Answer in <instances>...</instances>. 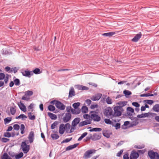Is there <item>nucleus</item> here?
Listing matches in <instances>:
<instances>
[{
  "label": "nucleus",
  "instance_id": "nucleus-49",
  "mask_svg": "<svg viewBox=\"0 0 159 159\" xmlns=\"http://www.w3.org/2000/svg\"><path fill=\"white\" fill-rule=\"evenodd\" d=\"M19 125L18 124H15L13 125L14 129L16 130H18L20 129Z\"/></svg>",
  "mask_w": 159,
  "mask_h": 159
},
{
  "label": "nucleus",
  "instance_id": "nucleus-17",
  "mask_svg": "<svg viewBox=\"0 0 159 159\" xmlns=\"http://www.w3.org/2000/svg\"><path fill=\"white\" fill-rule=\"evenodd\" d=\"M139 156V154L136 152L131 153L130 156V159H137Z\"/></svg>",
  "mask_w": 159,
  "mask_h": 159
},
{
  "label": "nucleus",
  "instance_id": "nucleus-11",
  "mask_svg": "<svg viewBox=\"0 0 159 159\" xmlns=\"http://www.w3.org/2000/svg\"><path fill=\"white\" fill-rule=\"evenodd\" d=\"M102 96V94L101 93H98L95 96L92 97L91 99L93 101H98L100 99Z\"/></svg>",
  "mask_w": 159,
  "mask_h": 159
},
{
  "label": "nucleus",
  "instance_id": "nucleus-12",
  "mask_svg": "<svg viewBox=\"0 0 159 159\" xmlns=\"http://www.w3.org/2000/svg\"><path fill=\"white\" fill-rule=\"evenodd\" d=\"M141 36V33L140 32L139 34H136L134 38L132 39V41L134 42H137L140 38Z\"/></svg>",
  "mask_w": 159,
  "mask_h": 159
},
{
  "label": "nucleus",
  "instance_id": "nucleus-27",
  "mask_svg": "<svg viewBox=\"0 0 159 159\" xmlns=\"http://www.w3.org/2000/svg\"><path fill=\"white\" fill-rule=\"evenodd\" d=\"M80 111L81 110L80 109H73L72 113L74 114H78L80 113Z\"/></svg>",
  "mask_w": 159,
  "mask_h": 159
},
{
  "label": "nucleus",
  "instance_id": "nucleus-62",
  "mask_svg": "<svg viewBox=\"0 0 159 159\" xmlns=\"http://www.w3.org/2000/svg\"><path fill=\"white\" fill-rule=\"evenodd\" d=\"M29 99L30 98H27V96L25 97V96H23L21 98L22 100L26 101H28Z\"/></svg>",
  "mask_w": 159,
  "mask_h": 159
},
{
  "label": "nucleus",
  "instance_id": "nucleus-41",
  "mask_svg": "<svg viewBox=\"0 0 159 159\" xmlns=\"http://www.w3.org/2000/svg\"><path fill=\"white\" fill-rule=\"evenodd\" d=\"M23 156V154L22 152H21L19 154L15 155V158L16 159H19L22 157Z\"/></svg>",
  "mask_w": 159,
  "mask_h": 159
},
{
  "label": "nucleus",
  "instance_id": "nucleus-40",
  "mask_svg": "<svg viewBox=\"0 0 159 159\" xmlns=\"http://www.w3.org/2000/svg\"><path fill=\"white\" fill-rule=\"evenodd\" d=\"M28 116L29 119L31 120H34L35 118V116L34 115H32L31 112H29L28 113Z\"/></svg>",
  "mask_w": 159,
  "mask_h": 159
},
{
  "label": "nucleus",
  "instance_id": "nucleus-56",
  "mask_svg": "<svg viewBox=\"0 0 159 159\" xmlns=\"http://www.w3.org/2000/svg\"><path fill=\"white\" fill-rule=\"evenodd\" d=\"M145 102H147L146 103L150 105H151L153 103V101L152 100H145Z\"/></svg>",
  "mask_w": 159,
  "mask_h": 159
},
{
  "label": "nucleus",
  "instance_id": "nucleus-13",
  "mask_svg": "<svg viewBox=\"0 0 159 159\" xmlns=\"http://www.w3.org/2000/svg\"><path fill=\"white\" fill-rule=\"evenodd\" d=\"M65 129V125L62 124L59 126V133L62 134H64Z\"/></svg>",
  "mask_w": 159,
  "mask_h": 159
},
{
  "label": "nucleus",
  "instance_id": "nucleus-61",
  "mask_svg": "<svg viewBox=\"0 0 159 159\" xmlns=\"http://www.w3.org/2000/svg\"><path fill=\"white\" fill-rule=\"evenodd\" d=\"M89 88L86 86L82 85V87L81 88V90H88L89 89Z\"/></svg>",
  "mask_w": 159,
  "mask_h": 159
},
{
  "label": "nucleus",
  "instance_id": "nucleus-58",
  "mask_svg": "<svg viewBox=\"0 0 159 159\" xmlns=\"http://www.w3.org/2000/svg\"><path fill=\"white\" fill-rule=\"evenodd\" d=\"M127 109L128 111H129L132 113L134 112V109L131 107H128Z\"/></svg>",
  "mask_w": 159,
  "mask_h": 159
},
{
  "label": "nucleus",
  "instance_id": "nucleus-43",
  "mask_svg": "<svg viewBox=\"0 0 159 159\" xmlns=\"http://www.w3.org/2000/svg\"><path fill=\"white\" fill-rule=\"evenodd\" d=\"M58 124V122L57 121H56L54 122L51 125V129H54L55 127L57 126Z\"/></svg>",
  "mask_w": 159,
  "mask_h": 159
},
{
  "label": "nucleus",
  "instance_id": "nucleus-9",
  "mask_svg": "<svg viewBox=\"0 0 159 159\" xmlns=\"http://www.w3.org/2000/svg\"><path fill=\"white\" fill-rule=\"evenodd\" d=\"M34 132L33 131L30 132L29 136H28V139L29 142L30 143H32L34 139Z\"/></svg>",
  "mask_w": 159,
  "mask_h": 159
},
{
  "label": "nucleus",
  "instance_id": "nucleus-31",
  "mask_svg": "<svg viewBox=\"0 0 159 159\" xmlns=\"http://www.w3.org/2000/svg\"><path fill=\"white\" fill-rule=\"evenodd\" d=\"M88 134V133L87 132H84L83 134H82L81 136L78 139V141H80L83 138H84Z\"/></svg>",
  "mask_w": 159,
  "mask_h": 159
},
{
  "label": "nucleus",
  "instance_id": "nucleus-24",
  "mask_svg": "<svg viewBox=\"0 0 159 159\" xmlns=\"http://www.w3.org/2000/svg\"><path fill=\"white\" fill-rule=\"evenodd\" d=\"M48 116L52 120H56L57 119V116L52 113L48 112Z\"/></svg>",
  "mask_w": 159,
  "mask_h": 159
},
{
  "label": "nucleus",
  "instance_id": "nucleus-47",
  "mask_svg": "<svg viewBox=\"0 0 159 159\" xmlns=\"http://www.w3.org/2000/svg\"><path fill=\"white\" fill-rule=\"evenodd\" d=\"M80 103L79 102L75 103L73 104L72 106L74 107V108L76 109L78 107L80 106Z\"/></svg>",
  "mask_w": 159,
  "mask_h": 159
},
{
  "label": "nucleus",
  "instance_id": "nucleus-37",
  "mask_svg": "<svg viewBox=\"0 0 159 159\" xmlns=\"http://www.w3.org/2000/svg\"><path fill=\"white\" fill-rule=\"evenodd\" d=\"M14 82L15 85L16 86H19L20 84V80L17 78L15 79L14 80Z\"/></svg>",
  "mask_w": 159,
  "mask_h": 159
},
{
  "label": "nucleus",
  "instance_id": "nucleus-51",
  "mask_svg": "<svg viewBox=\"0 0 159 159\" xmlns=\"http://www.w3.org/2000/svg\"><path fill=\"white\" fill-rule=\"evenodd\" d=\"M4 136L5 137L10 138L11 137V135L9 132H5L4 134Z\"/></svg>",
  "mask_w": 159,
  "mask_h": 159
},
{
  "label": "nucleus",
  "instance_id": "nucleus-23",
  "mask_svg": "<svg viewBox=\"0 0 159 159\" xmlns=\"http://www.w3.org/2000/svg\"><path fill=\"white\" fill-rule=\"evenodd\" d=\"M115 34V33L114 32H110L105 33L102 34V35L103 36L111 37Z\"/></svg>",
  "mask_w": 159,
  "mask_h": 159
},
{
  "label": "nucleus",
  "instance_id": "nucleus-59",
  "mask_svg": "<svg viewBox=\"0 0 159 159\" xmlns=\"http://www.w3.org/2000/svg\"><path fill=\"white\" fill-rule=\"evenodd\" d=\"M123 152V150H121L119 152H118L116 154L117 157H120Z\"/></svg>",
  "mask_w": 159,
  "mask_h": 159
},
{
  "label": "nucleus",
  "instance_id": "nucleus-19",
  "mask_svg": "<svg viewBox=\"0 0 159 159\" xmlns=\"http://www.w3.org/2000/svg\"><path fill=\"white\" fill-rule=\"evenodd\" d=\"M91 123V122H90V121H89L88 120H86L80 123L79 124V126L80 127H81L88 124H90Z\"/></svg>",
  "mask_w": 159,
  "mask_h": 159
},
{
  "label": "nucleus",
  "instance_id": "nucleus-55",
  "mask_svg": "<svg viewBox=\"0 0 159 159\" xmlns=\"http://www.w3.org/2000/svg\"><path fill=\"white\" fill-rule=\"evenodd\" d=\"M10 139L5 138H3L2 139V141L3 142L6 143L9 141Z\"/></svg>",
  "mask_w": 159,
  "mask_h": 159
},
{
  "label": "nucleus",
  "instance_id": "nucleus-25",
  "mask_svg": "<svg viewBox=\"0 0 159 159\" xmlns=\"http://www.w3.org/2000/svg\"><path fill=\"white\" fill-rule=\"evenodd\" d=\"M83 117L84 119L86 120H88L90 121V122H91L92 119H91V117L90 115L88 114H84L83 115Z\"/></svg>",
  "mask_w": 159,
  "mask_h": 159
},
{
  "label": "nucleus",
  "instance_id": "nucleus-26",
  "mask_svg": "<svg viewBox=\"0 0 159 159\" xmlns=\"http://www.w3.org/2000/svg\"><path fill=\"white\" fill-rule=\"evenodd\" d=\"M127 103V102L126 101H120L119 102L117 103V104L119 105V107H121L122 108V107L125 106Z\"/></svg>",
  "mask_w": 159,
  "mask_h": 159
},
{
  "label": "nucleus",
  "instance_id": "nucleus-28",
  "mask_svg": "<svg viewBox=\"0 0 159 159\" xmlns=\"http://www.w3.org/2000/svg\"><path fill=\"white\" fill-rule=\"evenodd\" d=\"M152 109L156 112H159V104H156L153 107Z\"/></svg>",
  "mask_w": 159,
  "mask_h": 159
},
{
  "label": "nucleus",
  "instance_id": "nucleus-2",
  "mask_svg": "<svg viewBox=\"0 0 159 159\" xmlns=\"http://www.w3.org/2000/svg\"><path fill=\"white\" fill-rule=\"evenodd\" d=\"M91 119L96 122L99 121L101 119L100 117L98 116V112L95 111H91L90 113Z\"/></svg>",
  "mask_w": 159,
  "mask_h": 159
},
{
  "label": "nucleus",
  "instance_id": "nucleus-15",
  "mask_svg": "<svg viewBox=\"0 0 159 159\" xmlns=\"http://www.w3.org/2000/svg\"><path fill=\"white\" fill-rule=\"evenodd\" d=\"M93 140L96 141L100 139L101 138V136L100 134L94 133L93 134Z\"/></svg>",
  "mask_w": 159,
  "mask_h": 159
},
{
  "label": "nucleus",
  "instance_id": "nucleus-39",
  "mask_svg": "<svg viewBox=\"0 0 159 159\" xmlns=\"http://www.w3.org/2000/svg\"><path fill=\"white\" fill-rule=\"evenodd\" d=\"M10 112L12 115H14L16 112V110L13 107H11L10 108Z\"/></svg>",
  "mask_w": 159,
  "mask_h": 159
},
{
  "label": "nucleus",
  "instance_id": "nucleus-16",
  "mask_svg": "<svg viewBox=\"0 0 159 159\" xmlns=\"http://www.w3.org/2000/svg\"><path fill=\"white\" fill-rule=\"evenodd\" d=\"M18 105L21 111L24 112H25L26 111V107L23 103L20 102V103H18Z\"/></svg>",
  "mask_w": 159,
  "mask_h": 159
},
{
  "label": "nucleus",
  "instance_id": "nucleus-36",
  "mask_svg": "<svg viewBox=\"0 0 159 159\" xmlns=\"http://www.w3.org/2000/svg\"><path fill=\"white\" fill-rule=\"evenodd\" d=\"M51 137L53 139H57L59 137V136L57 134H53L51 135Z\"/></svg>",
  "mask_w": 159,
  "mask_h": 159
},
{
  "label": "nucleus",
  "instance_id": "nucleus-7",
  "mask_svg": "<svg viewBox=\"0 0 159 159\" xmlns=\"http://www.w3.org/2000/svg\"><path fill=\"white\" fill-rule=\"evenodd\" d=\"M55 106L57 108L61 110H63L65 109V105L59 101H56L55 103Z\"/></svg>",
  "mask_w": 159,
  "mask_h": 159
},
{
  "label": "nucleus",
  "instance_id": "nucleus-5",
  "mask_svg": "<svg viewBox=\"0 0 159 159\" xmlns=\"http://www.w3.org/2000/svg\"><path fill=\"white\" fill-rule=\"evenodd\" d=\"M21 147L24 153H27L29 151L30 145H27L25 142H22Z\"/></svg>",
  "mask_w": 159,
  "mask_h": 159
},
{
  "label": "nucleus",
  "instance_id": "nucleus-6",
  "mask_svg": "<svg viewBox=\"0 0 159 159\" xmlns=\"http://www.w3.org/2000/svg\"><path fill=\"white\" fill-rule=\"evenodd\" d=\"M72 115L71 113H66L62 118L63 121L64 123L69 122L71 119Z\"/></svg>",
  "mask_w": 159,
  "mask_h": 159
},
{
  "label": "nucleus",
  "instance_id": "nucleus-33",
  "mask_svg": "<svg viewBox=\"0 0 159 159\" xmlns=\"http://www.w3.org/2000/svg\"><path fill=\"white\" fill-rule=\"evenodd\" d=\"M12 120V118L11 117H8L5 118L4 119V122L5 124L9 123Z\"/></svg>",
  "mask_w": 159,
  "mask_h": 159
},
{
  "label": "nucleus",
  "instance_id": "nucleus-20",
  "mask_svg": "<svg viewBox=\"0 0 159 159\" xmlns=\"http://www.w3.org/2000/svg\"><path fill=\"white\" fill-rule=\"evenodd\" d=\"M103 135L107 138H109L110 135L111 134V133L108 130H105L103 132Z\"/></svg>",
  "mask_w": 159,
  "mask_h": 159
},
{
  "label": "nucleus",
  "instance_id": "nucleus-29",
  "mask_svg": "<svg viewBox=\"0 0 159 159\" xmlns=\"http://www.w3.org/2000/svg\"><path fill=\"white\" fill-rule=\"evenodd\" d=\"M88 108L85 106H83L81 108V111L83 113H86L88 112Z\"/></svg>",
  "mask_w": 159,
  "mask_h": 159
},
{
  "label": "nucleus",
  "instance_id": "nucleus-30",
  "mask_svg": "<svg viewBox=\"0 0 159 159\" xmlns=\"http://www.w3.org/2000/svg\"><path fill=\"white\" fill-rule=\"evenodd\" d=\"M26 96H30L33 94V92L32 91L28 90L25 93Z\"/></svg>",
  "mask_w": 159,
  "mask_h": 159
},
{
  "label": "nucleus",
  "instance_id": "nucleus-14",
  "mask_svg": "<svg viewBox=\"0 0 159 159\" xmlns=\"http://www.w3.org/2000/svg\"><path fill=\"white\" fill-rule=\"evenodd\" d=\"M80 120V118H76L74 119L72 122V125L74 127L75 126L78 124Z\"/></svg>",
  "mask_w": 159,
  "mask_h": 159
},
{
  "label": "nucleus",
  "instance_id": "nucleus-32",
  "mask_svg": "<svg viewBox=\"0 0 159 159\" xmlns=\"http://www.w3.org/2000/svg\"><path fill=\"white\" fill-rule=\"evenodd\" d=\"M73 109H72L71 107L68 106L66 107V113H72V111H73Z\"/></svg>",
  "mask_w": 159,
  "mask_h": 159
},
{
  "label": "nucleus",
  "instance_id": "nucleus-18",
  "mask_svg": "<svg viewBox=\"0 0 159 159\" xmlns=\"http://www.w3.org/2000/svg\"><path fill=\"white\" fill-rule=\"evenodd\" d=\"M75 95V92L74 88L73 87L71 88L69 90V97L71 98Z\"/></svg>",
  "mask_w": 159,
  "mask_h": 159
},
{
  "label": "nucleus",
  "instance_id": "nucleus-57",
  "mask_svg": "<svg viewBox=\"0 0 159 159\" xmlns=\"http://www.w3.org/2000/svg\"><path fill=\"white\" fill-rule=\"evenodd\" d=\"M132 105L136 107H138L140 106V104L137 102H133L132 103Z\"/></svg>",
  "mask_w": 159,
  "mask_h": 159
},
{
  "label": "nucleus",
  "instance_id": "nucleus-8",
  "mask_svg": "<svg viewBox=\"0 0 159 159\" xmlns=\"http://www.w3.org/2000/svg\"><path fill=\"white\" fill-rule=\"evenodd\" d=\"M93 151H94V152L95 151V150L91 149L87 151L84 154V158H89L91 157L90 155L92 154L93 153Z\"/></svg>",
  "mask_w": 159,
  "mask_h": 159
},
{
  "label": "nucleus",
  "instance_id": "nucleus-63",
  "mask_svg": "<svg viewBox=\"0 0 159 159\" xmlns=\"http://www.w3.org/2000/svg\"><path fill=\"white\" fill-rule=\"evenodd\" d=\"M73 149V148L72 147V145H70L67 147L66 148V151H69L71 150H72Z\"/></svg>",
  "mask_w": 159,
  "mask_h": 159
},
{
  "label": "nucleus",
  "instance_id": "nucleus-34",
  "mask_svg": "<svg viewBox=\"0 0 159 159\" xmlns=\"http://www.w3.org/2000/svg\"><path fill=\"white\" fill-rule=\"evenodd\" d=\"M102 130V129L100 128H94L89 130L90 132L93 131H100Z\"/></svg>",
  "mask_w": 159,
  "mask_h": 159
},
{
  "label": "nucleus",
  "instance_id": "nucleus-10",
  "mask_svg": "<svg viewBox=\"0 0 159 159\" xmlns=\"http://www.w3.org/2000/svg\"><path fill=\"white\" fill-rule=\"evenodd\" d=\"M22 73L23 75L28 77H30L31 75H33V72L32 71H30L28 70H25Z\"/></svg>",
  "mask_w": 159,
  "mask_h": 159
},
{
  "label": "nucleus",
  "instance_id": "nucleus-22",
  "mask_svg": "<svg viewBox=\"0 0 159 159\" xmlns=\"http://www.w3.org/2000/svg\"><path fill=\"white\" fill-rule=\"evenodd\" d=\"M27 116L24 114H21L19 116L16 117V119H21L22 120H25L27 118Z\"/></svg>",
  "mask_w": 159,
  "mask_h": 159
},
{
  "label": "nucleus",
  "instance_id": "nucleus-42",
  "mask_svg": "<svg viewBox=\"0 0 159 159\" xmlns=\"http://www.w3.org/2000/svg\"><path fill=\"white\" fill-rule=\"evenodd\" d=\"M154 95L152 94H151L150 93H148L146 94H141L140 96L141 97H148V96H153Z\"/></svg>",
  "mask_w": 159,
  "mask_h": 159
},
{
  "label": "nucleus",
  "instance_id": "nucleus-38",
  "mask_svg": "<svg viewBox=\"0 0 159 159\" xmlns=\"http://www.w3.org/2000/svg\"><path fill=\"white\" fill-rule=\"evenodd\" d=\"M107 103L108 104H111L112 103V101L111 99L109 97H108L106 100Z\"/></svg>",
  "mask_w": 159,
  "mask_h": 159
},
{
  "label": "nucleus",
  "instance_id": "nucleus-4",
  "mask_svg": "<svg viewBox=\"0 0 159 159\" xmlns=\"http://www.w3.org/2000/svg\"><path fill=\"white\" fill-rule=\"evenodd\" d=\"M112 110L111 107H107L104 110V114L107 117L112 118Z\"/></svg>",
  "mask_w": 159,
  "mask_h": 159
},
{
  "label": "nucleus",
  "instance_id": "nucleus-52",
  "mask_svg": "<svg viewBox=\"0 0 159 159\" xmlns=\"http://www.w3.org/2000/svg\"><path fill=\"white\" fill-rule=\"evenodd\" d=\"M72 139V138H67L61 142V143H68L71 141Z\"/></svg>",
  "mask_w": 159,
  "mask_h": 159
},
{
  "label": "nucleus",
  "instance_id": "nucleus-3",
  "mask_svg": "<svg viewBox=\"0 0 159 159\" xmlns=\"http://www.w3.org/2000/svg\"><path fill=\"white\" fill-rule=\"evenodd\" d=\"M148 155L151 159H159V155L158 153L153 150L149 151Z\"/></svg>",
  "mask_w": 159,
  "mask_h": 159
},
{
  "label": "nucleus",
  "instance_id": "nucleus-50",
  "mask_svg": "<svg viewBox=\"0 0 159 159\" xmlns=\"http://www.w3.org/2000/svg\"><path fill=\"white\" fill-rule=\"evenodd\" d=\"M104 121L106 124H111L112 123L111 121L108 119H105Z\"/></svg>",
  "mask_w": 159,
  "mask_h": 159
},
{
  "label": "nucleus",
  "instance_id": "nucleus-53",
  "mask_svg": "<svg viewBox=\"0 0 159 159\" xmlns=\"http://www.w3.org/2000/svg\"><path fill=\"white\" fill-rule=\"evenodd\" d=\"M5 77V76L4 73H0V80H3Z\"/></svg>",
  "mask_w": 159,
  "mask_h": 159
},
{
  "label": "nucleus",
  "instance_id": "nucleus-45",
  "mask_svg": "<svg viewBox=\"0 0 159 159\" xmlns=\"http://www.w3.org/2000/svg\"><path fill=\"white\" fill-rule=\"evenodd\" d=\"M48 110L51 111H53L55 110V108L54 106L50 105L48 106Z\"/></svg>",
  "mask_w": 159,
  "mask_h": 159
},
{
  "label": "nucleus",
  "instance_id": "nucleus-1",
  "mask_svg": "<svg viewBox=\"0 0 159 159\" xmlns=\"http://www.w3.org/2000/svg\"><path fill=\"white\" fill-rule=\"evenodd\" d=\"M114 113H113L112 117L120 116L122 112L123 111V108L121 107L116 106L114 108Z\"/></svg>",
  "mask_w": 159,
  "mask_h": 159
},
{
  "label": "nucleus",
  "instance_id": "nucleus-64",
  "mask_svg": "<svg viewBox=\"0 0 159 159\" xmlns=\"http://www.w3.org/2000/svg\"><path fill=\"white\" fill-rule=\"evenodd\" d=\"M123 159H129L128 154H124L123 156Z\"/></svg>",
  "mask_w": 159,
  "mask_h": 159
},
{
  "label": "nucleus",
  "instance_id": "nucleus-54",
  "mask_svg": "<svg viewBox=\"0 0 159 159\" xmlns=\"http://www.w3.org/2000/svg\"><path fill=\"white\" fill-rule=\"evenodd\" d=\"M65 128H66V129H69L70 127V124L67 123L65 125Z\"/></svg>",
  "mask_w": 159,
  "mask_h": 159
},
{
  "label": "nucleus",
  "instance_id": "nucleus-35",
  "mask_svg": "<svg viewBox=\"0 0 159 159\" xmlns=\"http://www.w3.org/2000/svg\"><path fill=\"white\" fill-rule=\"evenodd\" d=\"M25 126L24 124H21L20 125V133L21 134H23L25 133Z\"/></svg>",
  "mask_w": 159,
  "mask_h": 159
},
{
  "label": "nucleus",
  "instance_id": "nucleus-46",
  "mask_svg": "<svg viewBox=\"0 0 159 159\" xmlns=\"http://www.w3.org/2000/svg\"><path fill=\"white\" fill-rule=\"evenodd\" d=\"M18 70V69H17L16 67H15L14 68H12L11 69V70H10V71H9V72H13L14 73H15L16 72H17Z\"/></svg>",
  "mask_w": 159,
  "mask_h": 159
},
{
  "label": "nucleus",
  "instance_id": "nucleus-21",
  "mask_svg": "<svg viewBox=\"0 0 159 159\" xmlns=\"http://www.w3.org/2000/svg\"><path fill=\"white\" fill-rule=\"evenodd\" d=\"M149 113H142L140 115H138L137 116V117L139 118H142L147 117L149 116Z\"/></svg>",
  "mask_w": 159,
  "mask_h": 159
},
{
  "label": "nucleus",
  "instance_id": "nucleus-48",
  "mask_svg": "<svg viewBox=\"0 0 159 159\" xmlns=\"http://www.w3.org/2000/svg\"><path fill=\"white\" fill-rule=\"evenodd\" d=\"M123 93L125 94V96H129L131 94V92L127 90H125L123 91Z\"/></svg>",
  "mask_w": 159,
  "mask_h": 159
},
{
  "label": "nucleus",
  "instance_id": "nucleus-60",
  "mask_svg": "<svg viewBox=\"0 0 159 159\" xmlns=\"http://www.w3.org/2000/svg\"><path fill=\"white\" fill-rule=\"evenodd\" d=\"M115 128L116 129H119L120 127V123H117L116 125L115 126Z\"/></svg>",
  "mask_w": 159,
  "mask_h": 159
},
{
  "label": "nucleus",
  "instance_id": "nucleus-44",
  "mask_svg": "<svg viewBox=\"0 0 159 159\" xmlns=\"http://www.w3.org/2000/svg\"><path fill=\"white\" fill-rule=\"evenodd\" d=\"M33 74L34 73L35 74H38L40 73V70L39 68H36L32 71Z\"/></svg>",
  "mask_w": 159,
  "mask_h": 159
}]
</instances>
